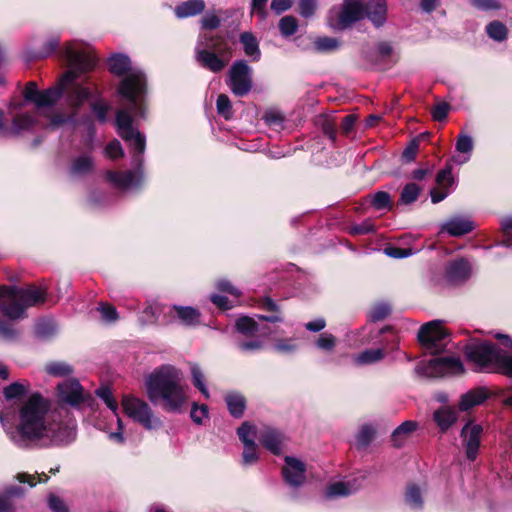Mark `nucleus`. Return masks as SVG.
I'll list each match as a JSON object with an SVG mask.
<instances>
[{
	"label": "nucleus",
	"instance_id": "1",
	"mask_svg": "<svg viewBox=\"0 0 512 512\" xmlns=\"http://www.w3.org/2000/svg\"><path fill=\"white\" fill-rule=\"evenodd\" d=\"M8 435L22 449L67 446L76 440L77 425L72 419L60 420L50 401L33 393L21 406L18 423Z\"/></svg>",
	"mask_w": 512,
	"mask_h": 512
},
{
	"label": "nucleus",
	"instance_id": "2",
	"mask_svg": "<svg viewBox=\"0 0 512 512\" xmlns=\"http://www.w3.org/2000/svg\"><path fill=\"white\" fill-rule=\"evenodd\" d=\"M134 114L129 108L116 113V126L119 136L125 142L133 169L126 171H108L107 180L117 189L125 192H138L144 185V153L146 136L133 126ZM135 118L137 116L133 115ZM145 115L142 117L144 118Z\"/></svg>",
	"mask_w": 512,
	"mask_h": 512
},
{
	"label": "nucleus",
	"instance_id": "3",
	"mask_svg": "<svg viewBox=\"0 0 512 512\" xmlns=\"http://www.w3.org/2000/svg\"><path fill=\"white\" fill-rule=\"evenodd\" d=\"M109 70L116 76H123L118 86V93L128 102L129 109L135 116L143 117L147 92L145 73L137 67H132L130 58L121 53L113 54L109 58Z\"/></svg>",
	"mask_w": 512,
	"mask_h": 512
},
{
	"label": "nucleus",
	"instance_id": "4",
	"mask_svg": "<svg viewBox=\"0 0 512 512\" xmlns=\"http://www.w3.org/2000/svg\"><path fill=\"white\" fill-rule=\"evenodd\" d=\"M495 338L512 349V339L507 334L497 333ZM467 360L479 371H497L512 378V356L496 344L479 339H470L464 346Z\"/></svg>",
	"mask_w": 512,
	"mask_h": 512
},
{
	"label": "nucleus",
	"instance_id": "5",
	"mask_svg": "<svg viewBox=\"0 0 512 512\" xmlns=\"http://www.w3.org/2000/svg\"><path fill=\"white\" fill-rule=\"evenodd\" d=\"M147 393L152 402L161 399L164 409L177 412L185 402L186 396L181 386V373L172 365H163L147 379Z\"/></svg>",
	"mask_w": 512,
	"mask_h": 512
},
{
	"label": "nucleus",
	"instance_id": "6",
	"mask_svg": "<svg viewBox=\"0 0 512 512\" xmlns=\"http://www.w3.org/2000/svg\"><path fill=\"white\" fill-rule=\"evenodd\" d=\"M56 52L67 61L70 68L87 70L97 64V58L90 48L83 46L78 41H69L61 46L59 34L49 35L37 51H27L25 60L31 62L46 59Z\"/></svg>",
	"mask_w": 512,
	"mask_h": 512
},
{
	"label": "nucleus",
	"instance_id": "7",
	"mask_svg": "<svg viewBox=\"0 0 512 512\" xmlns=\"http://www.w3.org/2000/svg\"><path fill=\"white\" fill-rule=\"evenodd\" d=\"M46 297V290L34 285L26 288L0 285V312L9 320L22 319L27 308L43 304Z\"/></svg>",
	"mask_w": 512,
	"mask_h": 512
},
{
	"label": "nucleus",
	"instance_id": "8",
	"mask_svg": "<svg viewBox=\"0 0 512 512\" xmlns=\"http://www.w3.org/2000/svg\"><path fill=\"white\" fill-rule=\"evenodd\" d=\"M218 39L211 34H200L194 48L196 63L212 73H220L230 61V48L226 44L221 46Z\"/></svg>",
	"mask_w": 512,
	"mask_h": 512
},
{
	"label": "nucleus",
	"instance_id": "9",
	"mask_svg": "<svg viewBox=\"0 0 512 512\" xmlns=\"http://www.w3.org/2000/svg\"><path fill=\"white\" fill-rule=\"evenodd\" d=\"M465 371L464 365L459 357L435 356L427 362H420L415 367V372L421 377L438 378L445 376H457Z\"/></svg>",
	"mask_w": 512,
	"mask_h": 512
},
{
	"label": "nucleus",
	"instance_id": "10",
	"mask_svg": "<svg viewBox=\"0 0 512 512\" xmlns=\"http://www.w3.org/2000/svg\"><path fill=\"white\" fill-rule=\"evenodd\" d=\"M94 67L95 66L87 70L70 68V70L62 76V85L64 90L67 86H70L66 94V100L68 105L72 108L74 115L80 111L85 102H92V100L98 95V92L93 91L89 86H85L77 82V78L80 73L90 71Z\"/></svg>",
	"mask_w": 512,
	"mask_h": 512
},
{
	"label": "nucleus",
	"instance_id": "11",
	"mask_svg": "<svg viewBox=\"0 0 512 512\" xmlns=\"http://www.w3.org/2000/svg\"><path fill=\"white\" fill-rule=\"evenodd\" d=\"M59 408L56 411L59 418L65 411L64 405L74 409H81L84 405L91 407L94 398L90 393L85 392L81 384L76 379L66 380L58 384Z\"/></svg>",
	"mask_w": 512,
	"mask_h": 512
},
{
	"label": "nucleus",
	"instance_id": "12",
	"mask_svg": "<svg viewBox=\"0 0 512 512\" xmlns=\"http://www.w3.org/2000/svg\"><path fill=\"white\" fill-rule=\"evenodd\" d=\"M417 337L420 344L432 355H436L445 350L450 341L449 334L439 320H434L422 325Z\"/></svg>",
	"mask_w": 512,
	"mask_h": 512
},
{
	"label": "nucleus",
	"instance_id": "13",
	"mask_svg": "<svg viewBox=\"0 0 512 512\" xmlns=\"http://www.w3.org/2000/svg\"><path fill=\"white\" fill-rule=\"evenodd\" d=\"M122 407L124 413L129 418L147 430L156 429L161 426V421L154 416L150 406L139 398L128 395L123 396Z\"/></svg>",
	"mask_w": 512,
	"mask_h": 512
},
{
	"label": "nucleus",
	"instance_id": "14",
	"mask_svg": "<svg viewBox=\"0 0 512 512\" xmlns=\"http://www.w3.org/2000/svg\"><path fill=\"white\" fill-rule=\"evenodd\" d=\"M253 69L245 60H236L229 68L227 85L237 97H244L250 93L253 86Z\"/></svg>",
	"mask_w": 512,
	"mask_h": 512
},
{
	"label": "nucleus",
	"instance_id": "15",
	"mask_svg": "<svg viewBox=\"0 0 512 512\" xmlns=\"http://www.w3.org/2000/svg\"><path fill=\"white\" fill-rule=\"evenodd\" d=\"M363 18V0H344L336 17H331L330 25L334 30L343 31Z\"/></svg>",
	"mask_w": 512,
	"mask_h": 512
},
{
	"label": "nucleus",
	"instance_id": "16",
	"mask_svg": "<svg viewBox=\"0 0 512 512\" xmlns=\"http://www.w3.org/2000/svg\"><path fill=\"white\" fill-rule=\"evenodd\" d=\"M472 265L469 260L458 257L447 261L444 265V279L450 285H460L469 280Z\"/></svg>",
	"mask_w": 512,
	"mask_h": 512
},
{
	"label": "nucleus",
	"instance_id": "17",
	"mask_svg": "<svg viewBox=\"0 0 512 512\" xmlns=\"http://www.w3.org/2000/svg\"><path fill=\"white\" fill-rule=\"evenodd\" d=\"M281 472L284 482L293 489L302 487L306 481V465L296 457L285 456Z\"/></svg>",
	"mask_w": 512,
	"mask_h": 512
},
{
	"label": "nucleus",
	"instance_id": "18",
	"mask_svg": "<svg viewBox=\"0 0 512 512\" xmlns=\"http://www.w3.org/2000/svg\"><path fill=\"white\" fill-rule=\"evenodd\" d=\"M37 120L30 113H20L13 117L11 128H8L4 121V112L0 109V135L2 136H18L23 131L33 128Z\"/></svg>",
	"mask_w": 512,
	"mask_h": 512
},
{
	"label": "nucleus",
	"instance_id": "19",
	"mask_svg": "<svg viewBox=\"0 0 512 512\" xmlns=\"http://www.w3.org/2000/svg\"><path fill=\"white\" fill-rule=\"evenodd\" d=\"M482 431L483 429L479 424L467 423L462 428L461 437L466 456L470 461H474L477 457Z\"/></svg>",
	"mask_w": 512,
	"mask_h": 512
},
{
	"label": "nucleus",
	"instance_id": "20",
	"mask_svg": "<svg viewBox=\"0 0 512 512\" xmlns=\"http://www.w3.org/2000/svg\"><path fill=\"white\" fill-rule=\"evenodd\" d=\"M474 228V222L469 218L453 216L441 225L440 232L452 237H461L472 232Z\"/></svg>",
	"mask_w": 512,
	"mask_h": 512
},
{
	"label": "nucleus",
	"instance_id": "21",
	"mask_svg": "<svg viewBox=\"0 0 512 512\" xmlns=\"http://www.w3.org/2000/svg\"><path fill=\"white\" fill-rule=\"evenodd\" d=\"M369 19L372 24L379 28L387 20L386 0H367L364 3V18Z\"/></svg>",
	"mask_w": 512,
	"mask_h": 512
},
{
	"label": "nucleus",
	"instance_id": "22",
	"mask_svg": "<svg viewBox=\"0 0 512 512\" xmlns=\"http://www.w3.org/2000/svg\"><path fill=\"white\" fill-rule=\"evenodd\" d=\"M258 440L272 454L280 455L282 453L284 436L281 432L271 428L265 429L261 431Z\"/></svg>",
	"mask_w": 512,
	"mask_h": 512
},
{
	"label": "nucleus",
	"instance_id": "23",
	"mask_svg": "<svg viewBox=\"0 0 512 512\" xmlns=\"http://www.w3.org/2000/svg\"><path fill=\"white\" fill-rule=\"evenodd\" d=\"M393 47L389 42L382 41L373 48L364 52V57L373 66H380L385 63L392 55Z\"/></svg>",
	"mask_w": 512,
	"mask_h": 512
},
{
	"label": "nucleus",
	"instance_id": "24",
	"mask_svg": "<svg viewBox=\"0 0 512 512\" xmlns=\"http://www.w3.org/2000/svg\"><path fill=\"white\" fill-rule=\"evenodd\" d=\"M224 401L232 417L239 419L244 415L247 401L242 393L238 391H229L225 394Z\"/></svg>",
	"mask_w": 512,
	"mask_h": 512
},
{
	"label": "nucleus",
	"instance_id": "25",
	"mask_svg": "<svg viewBox=\"0 0 512 512\" xmlns=\"http://www.w3.org/2000/svg\"><path fill=\"white\" fill-rule=\"evenodd\" d=\"M64 93V87L62 85V78L60 79V83L57 87L48 88L46 90L40 91L36 101V108H44V107H52L56 104V102L62 97Z\"/></svg>",
	"mask_w": 512,
	"mask_h": 512
},
{
	"label": "nucleus",
	"instance_id": "26",
	"mask_svg": "<svg viewBox=\"0 0 512 512\" xmlns=\"http://www.w3.org/2000/svg\"><path fill=\"white\" fill-rule=\"evenodd\" d=\"M418 428V423L413 420L404 421L396 427L391 434V442L394 447L401 448L405 440Z\"/></svg>",
	"mask_w": 512,
	"mask_h": 512
},
{
	"label": "nucleus",
	"instance_id": "27",
	"mask_svg": "<svg viewBox=\"0 0 512 512\" xmlns=\"http://www.w3.org/2000/svg\"><path fill=\"white\" fill-rule=\"evenodd\" d=\"M474 148V142L472 137L469 134L466 133H460L456 138L455 143V149L457 152L461 154H466L465 157H453V161L458 164L462 165L470 160L471 153Z\"/></svg>",
	"mask_w": 512,
	"mask_h": 512
},
{
	"label": "nucleus",
	"instance_id": "28",
	"mask_svg": "<svg viewBox=\"0 0 512 512\" xmlns=\"http://www.w3.org/2000/svg\"><path fill=\"white\" fill-rule=\"evenodd\" d=\"M239 41L243 46L244 53L252 61H259L261 51L257 38L251 32H243L239 36Z\"/></svg>",
	"mask_w": 512,
	"mask_h": 512
},
{
	"label": "nucleus",
	"instance_id": "29",
	"mask_svg": "<svg viewBox=\"0 0 512 512\" xmlns=\"http://www.w3.org/2000/svg\"><path fill=\"white\" fill-rule=\"evenodd\" d=\"M433 419L441 431H446L457 421L458 414L453 408L440 407L434 412Z\"/></svg>",
	"mask_w": 512,
	"mask_h": 512
},
{
	"label": "nucleus",
	"instance_id": "30",
	"mask_svg": "<svg viewBox=\"0 0 512 512\" xmlns=\"http://www.w3.org/2000/svg\"><path fill=\"white\" fill-rule=\"evenodd\" d=\"M204 9V0H188L175 7V15L180 19L192 17L202 13Z\"/></svg>",
	"mask_w": 512,
	"mask_h": 512
},
{
	"label": "nucleus",
	"instance_id": "31",
	"mask_svg": "<svg viewBox=\"0 0 512 512\" xmlns=\"http://www.w3.org/2000/svg\"><path fill=\"white\" fill-rule=\"evenodd\" d=\"M487 398V395L484 390L482 389H476V390H470L463 394L460 397L459 400V409L461 411H468L469 409L473 408L474 406L480 405L483 403Z\"/></svg>",
	"mask_w": 512,
	"mask_h": 512
},
{
	"label": "nucleus",
	"instance_id": "32",
	"mask_svg": "<svg viewBox=\"0 0 512 512\" xmlns=\"http://www.w3.org/2000/svg\"><path fill=\"white\" fill-rule=\"evenodd\" d=\"M175 316L186 326H194L199 323L200 312L191 306H173Z\"/></svg>",
	"mask_w": 512,
	"mask_h": 512
},
{
	"label": "nucleus",
	"instance_id": "33",
	"mask_svg": "<svg viewBox=\"0 0 512 512\" xmlns=\"http://www.w3.org/2000/svg\"><path fill=\"white\" fill-rule=\"evenodd\" d=\"M384 356V350L381 348L366 349L359 354L354 355L353 362L356 366L371 365L380 362Z\"/></svg>",
	"mask_w": 512,
	"mask_h": 512
},
{
	"label": "nucleus",
	"instance_id": "34",
	"mask_svg": "<svg viewBox=\"0 0 512 512\" xmlns=\"http://www.w3.org/2000/svg\"><path fill=\"white\" fill-rule=\"evenodd\" d=\"M57 325L51 319H40L34 327V334L38 339L49 340L57 334Z\"/></svg>",
	"mask_w": 512,
	"mask_h": 512
},
{
	"label": "nucleus",
	"instance_id": "35",
	"mask_svg": "<svg viewBox=\"0 0 512 512\" xmlns=\"http://www.w3.org/2000/svg\"><path fill=\"white\" fill-rule=\"evenodd\" d=\"M376 435L375 427L370 424H363L355 436V445L359 450L366 449L374 440Z\"/></svg>",
	"mask_w": 512,
	"mask_h": 512
},
{
	"label": "nucleus",
	"instance_id": "36",
	"mask_svg": "<svg viewBox=\"0 0 512 512\" xmlns=\"http://www.w3.org/2000/svg\"><path fill=\"white\" fill-rule=\"evenodd\" d=\"M94 160L89 154H83L76 157L70 166V172L73 175H84L93 170Z\"/></svg>",
	"mask_w": 512,
	"mask_h": 512
},
{
	"label": "nucleus",
	"instance_id": "37",
	"mask_svg": "<svg viewBox=\"0 0 512 512\" xmlns=\"http://www.w3.org/2000/svg\"><path fill=\"white\" fill-rule=\"evenodd\" d=\"M262 306L265 310L271 312V314L257 315V317L260 320L271 323H282L284 321V317L282 312L280 311V307L274 300H272L271 298H265Z\"/></svg>",
	"mask_w": 512,
	"mask_h": 512
},
{
	"label": "nucleus",
	"instance_id": "38",
	"mask_svg": "<svg viewBox=\"0 0 512 512\" xmlns=\"http://www.w3.org/2000/svg\"><path fill=\"white\" fill-rule=\"evenodd\" d=\"M90 109L99 123L104 124L107 122L110 105L99 94L90 102Z\"/></svg>",
	"mask_w": 512,
	"mask_h": 512
},
{
	"label": "nucleus",
	"instance_id": "39",
	"mask_svg": "<svg viewBox=\"0 0 512 512\" xmlns=\"http://www.w3.org/2000/svg\"><path fill=\"white\" fill-rule=\"evenodd\" d=\"M354 492L353 485L350 482H335L327 486L325 490V497L328 499L334 497H346Z\"/></svg>",
	"mask_w": 512,
	"mask_h": 512
},
{
	"label": "nucleus",
	"instance_id": "40",
	"mask_svg": "<svg viewBox=\"0 0 512 512\" xmlns=\"http://www.w3.org/2000/svg\"><path fill=\"white\" fill-rule=\"evenodd\" d=\"M366 200L378 211L391 210L392 208L391 196L386 191H377L374 194L368 195Z\"/></svg>",
	"mask_w": 512,
	"mask_h": 512
},
{
	"label": "nucleus",
	"instance_id": "41",
	"mask_svg": "<svg viewBox=\"0 0 512 512\" xmlns=\"http://www.w3.org/2000/svg\"><path fill=\"white\" fill-rule=\"evenodd\" d=\"M405 502L413 510L418 511L423 508L424 501L422 497V492L417 485H408L405 493Z\"/></svg>",
	"mask_w": 512,
	"mask_h": 512
},
{
	"label": "nucleus",
	"instance_id": "42",
	"mask_svg": "<svg viewBox=\"0 0 512 512\" xmlns=\"http://www.w3.org/2000/svg\"><path fill=\"white\" fill-rule=\"evenodd\" d=\"M190 371L194 387L197 388L206 399H209L210 393L205 384V376L201 367L196 363L191 364Z\"/></svg>",
	"mask_w": 512,
	"mask_h": 512
},
{
	"label": "nucleus",
	"instance_id": "43",
	"mask_svg": "<svg viewBox=\"0 0 512 512\" xmlns=\"http://www.w3.org/2000/svg\"><path fill=\"white\" fill-rule=\"evenodd\" d=\"M235 326L236 330L245 336H254L260 331L259 324L249 316L238 318Z\"/></svg>",
	"mask_w": 512,
	"mask_h": 512
},
{
	"label": "nucleus",
	"instance_id": "44",
	"mask_svg": "<svg viewBox=\"0 0 512 512\" xmlns=\"http://www.w3.org/2000/svg\"><path fill=\"white\" fill-rule=\"evenodd\" d=\"M485 31L489 38L497 42L504 41L508 34L506 25L498 20L488 23L485 27Z\"/></svg>",
	"mask_w": 512,
	"mask_h": 512
},
{
	"label": "nucleus",
	"instance_id": "45",
	"mask_svg": "<svg viewBox=\"0 0 512 512\" xmlns=\"http://www.w3.org/2000/svg\"><path fill=\"white\" fill-rule=\"evenodd\" d=\"M314 346L325 353H332L337 346V338L331 333H321L314 341Z\"/></svg>",
	"mask_w": 512,
	"mask_h": 512
},
{
	"label": "nucleus",
	"instance_id": "46",
	"mask_svg": "<svg viewBox=\"0 0 512 512\" xmlns=\"http://www.w3.org/2000/svg\"><path fill=\"white\" fill-rule=\"evenodd\" d=\"M420 191L421 189L417 184L413 182L406 184L401 190L399 204L410 205L414 203L418 199Z\"/></svg>",
	"mask_w": 512,
	"mask_h": 512
},
{
	"label": "nucleus",
	"instance_id": "47",
	"mask_svg": "<svg viewBox=\"0 0 512 512\" xmlns=\"http://www.w3.org/2000/svg\"><path fill=\"white\" fill-rule=\"evenodd\" d=\"M217 113L222 116L225 120L233 118L234 112L232 109V103L226 94H220L216 101Z\"/></svg>",
	"mask_w": 512,
	"mask_h": 512
},
{
	"label": "nucleus",
	"instance_id": "48",
	"mask_svg": "<svg viewBox=\"0 0 512 512\" xmlns=\"http://www.w3.org/2000/svg\"><path fill=\"white\" fill-rule=\"evenodd\" d=\"M222 14L224 12L219 10L216 12H206L205 15L201 18V28L206 30H214L217 29L223 20Z\"/></svg>",
	"mask_w": 512,
	"mask_h": 512
},
{
	"label": "nucleus",
	"instance_id": "49",
	"mask_svg": "<svg viewBox=\"0 0 512 512\" xmlns=\"http://www.w3.org/2000/svg\"><path fill=\"white\" fill-rule=\"evenodd\" d=\"M278 27L282 36L289 37L296 33L298 21L294 16H284L280 19Z\"/></svg>",
	"mask_w": 512,
	"mask_h": 512
},
{
	"label": "nucleus",
	"instance_id": "50",
	"mask_svg": "<svg viewBox=\"0 0 512 512\" xmlns=\"http://www.w3.org/2000/svg\"><path fill=\"white\" fill-rule=\"evenodd\" d=\"M314 46L319 52H332L340 47V41L333 37H318L314 42Z\"/></svg>",
	"mask_w": 512,
	"mask_h": 512
},
{
	"label": "nucleus",
	"instance_id": "51",
	"mask_svg": "<svg viewBox=\"0 0 512 512\" xmlns=\"http://www.w3.org/2000/svg\"><path fill=\"white\" fill-rule=\"evenodd\" d=\"M28 388L29 384L24 385L19 382H14L4 388L3 394L7 400H13L24 396L27 393Z\"/></svg>",
	"mask_w": 512,
	"mask_h": 512
},
{
	"label": "nucleus",
	"instance_id": "52",
	"mask_svg": "<svg viewBox=\"0 0 512 512\" xmlns=\"http://www.w3.org/2000/svg\"><path fill=\"white\" fill-rule=\"evenodd\" d=\"M96 395L103 400V402L106 404V406L114 412L116 416L117 410H118V403L115 400V398L112 395V392L109 387L107 386H101L100 388L96 389L95 391Z\"/></svg>",
	"mask_w": 512,
	"mask_h": 512
},
{
	"label": "nucleus",
	"instance_id": "53",
	"mask_svg": "<svg viewBox=\"0 0 512 512\" xmlns=\"http://www.w3.org/2000/svg\"><path fill=\"white\" fill-rule=\"evenodd\" d=\"M237 435L244 446L255 442V427L249 422H243L242 425L237 429Z\"/></svg>",
	"mask_w": 512,
	"mask_h": 512
},
{
	"label": "nucleus",
	"instance_id": "54",
	"mask_svg": "<svg viewBox=\"0 0 512 512\" xmlns=\"http://www.w3.org/2000/svg\"><path fill=\"white\" fill-rule=\"evenodd\" d=\"M265 123L274 129L275 131H280L284 129V116L276 111H267L263 116Z\"/></svg>",
	"mask_w": 512,
	"mask_h": 512
},
{
	"label": "nucleus",
	"instance_id": "55",
	"mask_svg": "<svg viewBox=\"0 0 512 512\" xmlns=\"http://www.w3.org/2000/svg\"><path fill=\"white\" fill-rule=\"evenodd\" d=\"M190 417L192 421L197 425H202L205 419L209 418V409L206 404L193 403Z\"/></svg>",
	"mask_w": 512,
	"mask_h": 512
},
{
	"label": "nucleus",
	"instance_id": "56",
	"mask_svg": "<svg viewBox=\"0 0 512 512\" xmlns=\"http://www.w3.org/2000/svg\"><path fill=\"white\" fill-rule=\"evenodd\" d=\"M469 4L479 11H494L502 8L499 0H467Z\"/></svg>",
	"mask_w": 512,
	"mask_h": 512
},
{
	"label": "nucleus",
	"instance_id": "57",
	"mask_svg": "<svg viewBox=\"0 0 512 512\" xmlns=\"http://www.w3.org/2000/svg\"><path fill=\"white\" fill-rule=\"evenodd\" d=\"M46 371L52 376L62 377L71 374L73 370L70 365L64 362H53L46 366Z\"/></svg>",
	"mask_w": 512,
	"mask_h": 512
},
{
	"label": "nucleus",
	"instance_id": "58",
	"mask_svg": "<svg viewBox=\"0 0 512 512\" xmlns=\"http://www.w3.org/2000/svg\"><path fill=\"white\" fill-rule=\"evenodd\" d=\"M390 313L391 307L387 303H379L371 308L368 317L376 322L385 319Z\"/></svg>",
	"mask_w": 512,
	"mask_h": 512
},
{
	"label": "nucleus",
	"instance_id": "59",
	"mask_svg": "<svg viewBox=\"0 0 512 512\" xmlns=\"http://www.w3.org/2000/svg\"><path fill=\"white\" fill-rule=\"evenodd\" d=\"M258 458V447L255 442L247 444V446H244L242 453L243 465H252L257 462Z\"/></svg>",
	"mask_w": 512,
	"mask_h": 512
},
{
	"label": "nucleus",
	"instance_id": "60",
	"mask_svg": "<svg viewBox=\"0 0 512 512\" xmlns=\"http://www.w3.org/2000/svg\"><path fill=\"white\" fill-rule=\"evenodd\" d=\"M436 182L444 189L451 187L454 184V178L452 176V167L446 166L441 169L436 176Z\"/></svg>",
	"mask_w": 512,
	"mask_h": 512
},
{
	"label": "nucleus",
	"instance_id": "61",
	"mask_svg": "<svg viewBox=\"0 0 512 512\" xmlns=\"http://www.w3.org/2000/svg\"><path fill=\"white\" fill-rule=\"evenodd\" d=\"M274 349L283 354H292L297 351L298 346L292 338H283L274 344Z\"/></svg>",
	"mask_w": 512,
	"mask_h": 512
},
{
	"label": "nucleus",
	"instance_id": "62",
	"mask_svg": "<svg viewBox=\"0 0 512 512\" xmlns=\"http://www.w3.org/2000/svg\"><path fill=\"white\" fill-rule=\"evenodd\" d=\"M415 253L416 251H414L412 248H401L394 246L385 248V254L395 259L407 258Z\"/></svg>",
	"mask_w": 512,
	"mask_h": 512
},
{
	"label": "nucleus",
	"instance_id": "63",
	"mask_svg": "<svg viewBox=\"0 0 512 512\" xmlns=\"http://www.w3.org/2000/svg\"><path fill=\"white\" fill-rule=\"evenodd\" d=\"M449 110L450 105L446 102L436 104L431 110L433 120L438 122L444 121L448 116Z\"/></svg>",
	"mask_w": 512,
	"mask_h": 512
},
{
	"label": "nucleus",
	"instance_id": "64",
	"mask_svg": "<svg viewBox=\"0 0 512 512\" xmlns=\"http://www.w3.org/2000/svg\"><path fill=\"white\" fill-rule=\"evenodd\" d=\"M105 154L111 159H117L124 156V150L118 140H113L106 145Z\"/></svg>",
	"mask_w": 512,
	"mask_h": 512
}]
</instances>
